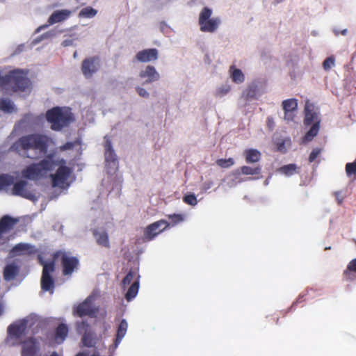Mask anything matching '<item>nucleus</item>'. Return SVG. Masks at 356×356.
Instances as JSON below:
<instances>
[{
  "label": "nucleus",
  "mask_w": 356,
  "mask_h": 356,
  "mask_svg": "<svg viewBox=\"0 0 356 356\" xmlns=\"http://www.w3.org/2000/svg\"><path fill=\"white\" fill-rule=\"evenodd\" d=\"M50 140L46 135L31 134L20 137L10 149L24 157L34 159L47 152Z\"/></svg>",
  "instance_id": "obj_1"
},
{
  "label": "nucleus",
  "mask_w": 356,
  "mask_h": 356,
  "mask_svg": "<svg viewBox=\"0 0 356 356\" xmlns=\"http://www.w3.org/2000/svg\"><path fill=\"white\" fill-rule=\"evenodd\" d=\"M46 119L51 124V129L58 131L68 127L74 120V117L71 108L56 106L47 111Z\"/></svg>",
  "instance_id": "obj_2"
},
{
  "label": "nucleus",
  "mask_w": 356,
  "mask_h": 356,
  "mask_svg": "<svg viewBox=\"0 0 356 356\" xmlns=\"http://www.w3.org/2000/svg\"><path fill=\"white\" fill-rule=\"evenodd\" d=\"M31 83L27 72L22 70H13L4 75L3 89L8 92H24Z\"/></svg>",
  "instance_id": "obj_3"
},
{
  "label": "nucleus",
  "mask_w": 356,
  "mask_h": 356,
  "mask_svg": "<svg viewBox=\"0 0 356 356\" xmlns=\"http://www.w3.org/2000/svg\"><path fill=\"white\" fill-rule=\"evenodd\" d=\"M56 165V161L54 160L53 156H48L38 163L27 165L22 170V175L29 180H38L44 177L49 171L53 170Z\"/></svg>",
  "instance_id": "obj_4"
},
{
  "label": "nucleus",
  "mask_w": 356,
  "mask_h": 356,
  "mask_svg": "<svg viewBox=\"0 0 356 356\" xmlns=\"http://www.w3.org/2000/svg\"><path fill=\"white\" fill-rule=\"evenodd\" d=\"M59 167L54 174L50 175L51 185L53 187H57L61 189H66L70 185L69 179L72 173V169L65 165L66 162L64 159L56 161Z\"/></svg>",
  "instance_id": "obj_5"
},
{
  "label": "nucleus",
  "mask_w": 356,
  "mask_h": 356,
  "mask_svg": "<svg viewBox=\"0 0 356 356\" xmlns=\"http://www.w3.org/2000/svg\"><path fill=\"white\" fill-rule=\"evenodd\" d=\"M213 11L208 7H204L199 14L198 24L200 30L204 33H214L221 24L220 17H211Z\"/></svg>",
  "instance_id": "obj_6"
},
{
  "label": "nucleus",
  "mask_w": 356,
  "mask_h": 356,
  "mask_svg": "<svg viewBox=\"0 0 356 356\" xmlns=\"http://www.w3.org/2000/svg\"><path fill=\"white\" fill-rule=\"evenodd\" d=\"M70 252L58 250L53 254L54 260L60 259L62 273L64 276H71L75 269L78 268L79 261L76 257L70 255Z\"/></svg>",
  "instance_id": "obj_7"
},
{
  "label": "nucleus",
  "mask_w": 356,
  "mask_h": 356,
  "mask_svg": "<svg viewBox=\"0 0 356 356\" xmlns=\"http://www.w3.org/2000/svg\"><path fill=\"white\" fill-rule=\"evenodd\" d=\"M39 260L40 264L43 266L41 277V289L44 291H49L50 293H53L55 282L51 273L55 270L54 261L45 262L41 257H39Z\"/></svg>",
  "instance_id": "obj_8"
},
{
  "label": "nucleus",
  "mask_w": 356,
  "mask_h": 356,
  "mask_svg": "<svg viewBox=\"0 0 356 356\" xmlns=\"http://www.w3.org/2000/svg\"><path fill=\"white\" fill-rule=\"evenodd\" d=\"M11 194L15 196H19L23 198L35 200L36 199L35 194L31 189V185L26 180L21 179L13 183Z\"/></svg>",
  "instance_id": "obj_9"
},
{
  "label": "nucleus",
  "mask_w": 356,
  "mask_h": 356,
  "mask_svg": "<svg viewBox=\"0 0 356 356\" xmlns=\"http://www.w3.org/2000/svg\"><path fill=\"white\" fill-rule=\"evenodd\" d=\"M101 67V60L97 56L85 58L81 64V72L86 79H90Z\"/></svg>",
  "instance_id": "obj_10"
},
{
  "label": "nucleus",
  "mask_w": 356,
  "mask_h": 356,
  "mask_svg": "<svg viewBox=\"0 0 356 356\" xmlns=\"http://www.w3.org/2000/svg\"><path fill=\"white\" fill-rule=\"evenodd\" d=\"M97 311L98 309L93 307L92 300L88 297L74 309V314L79 317L88 316L93 318L96 316Z\"/></svg>",
  "instance_id": "obj_11"
},
{
  "label": "nucleus",
  "mask_w": 356,
  "mask_h": 356,
  "mask_svg": "<svg viewBox=\"0 0 356 356\" xmlns=\"http://www.w3.org/2000/svg\"><path fill=\"white\" fill-rule=\"evenodd\" d=\"M89 328V324L86 321L77 323L76 329L79 332L84 331V334L82 337V342L86 347H93L97 343V337L94 332L88 331Z\"/></svg>",
  "instance_id": "obj_12"
},
{
  "label": "nucleus",
  "mask_w": 356,
  "mask_h": 356,
  "mask_svg": "<svg viewBox=\"0 0 356 356\" xmlns=\"http://www.w3.org/2000/svg\"><path fill=\"white\" fill-rule=\"evenodd\" d=\"M170 223L165 220H160L149 225L144 232V236L146 240L151 241L156 236L168 227Z\"/></svg>",
  "instance_id": "obj_13"
},
{
  "label": "nucleus",
  "mask_w": 356,
  "mask_h": 356,
  "mask_svg": "<svg viewBox=\"0 0 356 356\" xmlns=\"http://www.w3.org/2000/svg\"><path fill=\"white\" fill-rule=\"evenodd\" d=\"M71 13H72V12L67 9L54 11L49 17V19L47 20V24L38 26L35 30V33H38L40 32L42 30L47 28L50 25H52L56 23L61 22L68 19L70 17Z\"/></svg>",
  "instance_id": "obj_14"
},
{
  "label": "nucleus",
  "mask_w": 356,
  "mask_h": 356,
  "mask_svg": "<svg viewBox=\"0 0 356 356\" xmlns=\"http://www.w3.org/2000/svg\"><path fill=\"white\" fill-rule=\"evenodd\" d=\"M22 345L21 356H35L40 350L38 339L31 337L20 342Z\"/></svg>",
  "instance_id": "obj_15"
},
{
  "label": "nucleus",
  "mask_w": 356,
  "mask_h": 356,
  "mask_svg": "<svg viewBox=\"0 0 356 356\" xmlns=\"http://www.w3.org/2000/svg\"><path fill=\"white\" fill-rule=\"evenodd\" d=\"M282 106L284 112V120L293 121L298 109V100L296 98L285 99Z\"/></svg>",
  "instance_id": "obj_16"
},
{
  "label": "nucleus",
  "mask_w": 356,
  "mask_h": 356,
  "mask_svg": "<svg viewBox=\"0 0 356 356\" xmlns=\"http://www.w3.org/2000/svg\"><path fill=\"white\" fill-rule=\"evenodd\" d=\"M26 328L27 321L22 320L10 324L7 329L8 334L10 338L19 339L25 334Z\"/></svg>",
  "instance_id": "obj_17"
},
{
  "label": "nucleus",
  "mask_w": 356,
  "mask_h": 356,
  "mask_svg": "<svg viewBox=\"0 0 356 356\" xmlns=\"http://www.w3.org/2000/svg\"><path fill=\"white\" fill-rule=\"evenodd\" d=\"M104 149L106 165L114 169H117L118 165V157L113 149L111 141L109 139H106Z\"/></svg>",
  "instance_id": "obj_18"
},
{
  "label": "nucleus",
  "mask_w": 356,
  "mask_h": 356,
  "mask_svg": "<svg viewBox=\"0 0 356 356\" xmlns=\"http://www.w3.org/2000/svg\"><path fill=\"white\" fill-rule=\"evenodd\" d=\"M159 51L156 48L145 49L139 51L136 54V59L138 62L148 63L158 59Z\"/></svg>",
  "instance_id": "obj_19"
},
{
  "label": "nucleus",
  "mask_w": 356,
  "mask_h": 356,
  "mask_svg": "<svg viewBox=\"0 0 356 356\" xmlns=\"http://www.w3.org/2000/svg\"><path fill=\"white\" fill-rule=\"evenodd\" d=\"M139 76L141 79H146L143 84L151 83L157 81L160 79V74L152 65H147L145 70L140 71Z\"/></svg>",
  "instance_id": "obj_20"
},
{
  "label": "nucleus",
  "mask_w": 356,
  "mask_h": 356,
  "mask_svg": "<svg viewBox=\"0 0 356 356\" xmlns=\"http://www.w3.org/2000/svg\"><path fill=\"white\" fill-rule=\"evenodd\" d=\"M316 121L321 122L318 113L314 111V106L309 101H307L305 106L304 124L309 126Z\"/></svg>",
  "instance_id": "obj_21"
},
{
  "label": "nucleus",
  "mask_w": 356,
  "mask_h": 356,
  "mask_svg": "<svg viewBox=\"0 0 356 356\" xmlns=\"http://www.w3.org/2000/svg\"><path fill=\"white\" fill-rule=\"evenodd\" d=\"M19 273V267L15 263L7 264L3 271V277L6 281L13 280Z\"/></svg>",
  "instance_id": "obj_22"
},
{
  "label": "nucleus",
  "mask_w": 356,
  "mask_h": 356,
  "mask_svg": "<svg viewBox=\"0 0 356 356\" xmlns=\"http://www.w3.org/2000/svg\"><path fill=\"white\" fill-rule=\"evenodd\" d=\"M127 328L128 324L127 321L125 319H122L118 327L115 339L113 345L111 348H113L115 350L118 346V345L120 343L121 341L125 336L127 331Z\"/></svg>",
  "instance_id": "obj_23"
},
{
  "label": "nucleus",
  "mask_w": 356,
  "mask_h": 356,
  "mask_svg": "<svg viewBox=\"0 0 356 356\" xmlns=\"http://www.w3.org/2000/svg\"><path fill=\"white\" fill-rule=\"evenodd\" d=\"M69 329L67 325L60 323L55 330L54 341L56 343H62L68 335Z\"/></svg>",
  "instance_id": "obj_24"
},
{
  "label": "nucleus",
  "mask_w": 356,
  "mask_h": 356,
  "mask_svg": "<svg viewBox=\"0 0 356 356\" xmlns=\"http://www.w3.org/2000/svg\"><path fill=\"white\" fill-rule=\"evenodd\" d=\"M17 222V219L9 216H3L0 220V234H1L12 229Z\"/></svg>",
  "instance_id": "obj_25"
},
{
  "label": "nucleus",
  "mask_w": 356,
  "mask_h": 356,
  "mask_svg": "<svg viewBox=\"0 0 356 356\" xmlns=\"http://www.w3.org/2000/svg\"><path fill=\"white\" fill-rule=\"evenodd\" d=\"M92 234L99 245L106 248H110L108 235L106 231L99 232L97 229H93Z\"/></svg>",
  "instance_id": "obj_26"
},
{
  "label": "nucleus",
  "mask_w": 356,
  "mask_h": 356,
  "mask_svg": "<svg viewBox=\"0 0 356 356\" xmlns=\"http://www.w3.org/2000/svg\"><path fill=\"white\" fill-rule=\"evenodd\" d=\"M243 155L248 163H257L261 159V152L256 149H247L244 151Z\"/></svg>",
  "instance_id": "obj_27"
},
{
  "label": "nucleus",
  "mask_w": 356,
  "mask_h": 356,
  "mask_svg": "<svg viewBox=\"0 0 356 356\" xmlns=\"http://www.w3.org/2000/svg\"><path fill=\"white\" fill-rule=\"evenodd\" d=\"M261 172V168L260 165L255 167H250L248 165H243L235 171L236 175L243 174L244 175H258Z\"/></svg>",
  "instance_id": "obj_28"
},
{
  "label": "nucleus",
  "mask_w": 356,
  "mask_h": 356,
  "mask_svg": "<svg viewBox=\"0 0 356 356\" xmlns=\"http://www.w3.org/2000/svg\"><path fill=\"white\" fill-rule=\"evenodd\" d=\"M139 289V276L135 279L134 282L128 289L127 292L125 294L126 300L129 302L132 300L138 294Z\"/></svg>",
  "instance_id": "obj_29"
},
{
  "label": "nucleus",
  "mask_w": 356,
  "mask_h": 356,
  "mask_svg": "<svg viewBox=\"0 0 356 356\" xmlns=\"http://www.w3.org/2000/svg\"><path fill=\"white\" fill-rule=\"evenodd\" d=\"M320 129V121H316L315 123L312 124L309 130L305 134L303 137V141L310 142L312 141L315 136H317Z\"/></svg>",
  "instance_id": "obj_30"
},
{
  "label": "nucleus",
  "mask_w": 356,
  "mask_h": 356,
  "mask_svg": "<svg viewBox=\"0 0 356 356\" xmlns=\"http://www.w3.org/2000/svg\"><path fill=\"white\" fill-rule=\"evenodd\" d=\"M259 89L256 83H251L248 88L243 92V96L245 100L256 98Z\"/></svg>",
  "instance_id": "obj_31"
},
{
  "label": "nucleus",
  "mask_w": 356,
  "mask_h": 356,
  "mask_svg": "<svg viewBox=\"0 0 356 356\" xmlns=\"http://www.w3.org/2000/svg\"><path fill=\"white\" fill-rule=\"evenodd\" d=\"M229 71L232 73V79L234 83H241L244 81L245 76L241 70L235 68L234 66H231Z\"/></svg>",
  "instance_id": "obj_32"
},
{
  "label": "nucleus",
  "mask_w": 356,
  "mask_h": 356,
  "mask_svg": "<svg viewBox=\"0 0 356 356\" xmlns=\"http://www.w3.org/2000/svg\"><path fill=\"white\" fill-rule=\"evenodd\" d=\"M14 177L10 175H0V191L5 190L7 187L11 186L14 183Z\"/></svg>",
  "instance_id": "obj_33"
},
{
  "label": "nucleus",
  "mask_w": 356,
  "mask_h": 356,
  "mask_svg": "<svg viewBox=\"0 0 356 356\" xmlns=\"http://www.w3.org/2000/svg\"><path fill=\"white\" fill-rule=\"evenodd\" d=\"M343 280L346 282H352L356 279V271L348 264L346 270L343 273Z\"/></svg>",
  "instance_id": "obj_34"
},
{
  "label": "nucleus",
  "mask_w": 356,
  "mask_h": 356,
  "mask_svg": "<svg viewBox=\"0 0 356 356\" xmlns=\"http://www.w3.org/2000/svg\"><path fill=\"white\" fill-rule=\"evenodd\" d=\"M0 109L4 112L11 113L14 110L12 102L7 99H0Z\"/></svg>",
  "instance_id": "obj_35"
},
{
  "label": "nucleus",
  "mask_w": 356,
  "mask_h": 356,
  "mask_svg": "<svg viewBox=\"0 0 356 356\" xmlns=\"http://www.w3.org/2000/svg\"><path fill=\"white\" fill-rule=\"evenodd\" d=\"M97 11L92 8V7H86V8H83L79 14V16L80 17H85V18H91V17H93L96 15Z\"/></svg>",
  "instance_id": "obj_36"
},
{
  "label": "nucleus",
  "mask_w": 356,
  "mask_h": 356,
  "mask_svg": "<svg viewBox=\"0 0 356 356\" xmlns=\"http://www.w3.org/2000/svg\"><path fill=\"white\" fill-rule=\"evenodd\" d=\"M297 166L294 163H291L282 166L280 171L286 175H292L296 172Z\"/></svg>",
  "instance_id": "obj_37"
},
{
  "label": "nucleus",
  "mask_w": 356,
  "mask_h": 356,
  "mask_svg": "<svg viewBox=\"0 0 356 356\" xmlns=\"http://www.w3.org/2000/svg\"><path fill=\"white\" fill-rule=\"evenodd\" d=\"M138 275H136V273H135L133 270H130L127 275L124 277V279L122 281V285L124 288H125L127 286L129 285L132 280L138 277Z\"/></svg>",
  "instance_id": "obj_38"
},
{
  "label": "nucleus",
  "mask_w": 356,
  "mask_h": 356,
  "mask_svg": "<svg viewBox=\"0 0 356 356\" xmlns=\"http://www.w3.org/2000/svg\"><path fill=\"white\" fill-rule=\"evenodd\" d=\"M216 164L222 168H228L234 164V161L232 158L219 159L216 161Z\"/></svg>",
  "instance_id": "obj_39"
},
{
  "label": "nucleus",
  "mask_w": 356,
  "mask_h": 356,
  "mask_svg": "<svg viewBox=\"0 0 356 356\" xmlns=\"http://www.w3.org/2000/svg\"><path fill=\"white\" fill-rule=\"evenodd\" d=\"M81 145L80 139H76L72 142H67L60 147V151H66L74 149V147Z\"/></svg>",
  "instance_id": "obj_40"
},
{
  "label": "nucleus",
  "mask_w": 356,
  "mask_h": 356,
  "mask_svg": "<svg viewBox=\"0 0 356 356\" xmlns=\"http://www.w3.org/2000/svg\"><path fill=\"white\" fill-rule=\"evenodd\" d=\"M183 201L189 205L195 206L197 204L196 196L193 193H188L183 197Z\"/></svg>",
  "instance_id": "obj_41"
},
{
  "label": "nucleus",
  "mask_w": 356,
  "mask_h": 356,
  "mask_svg": "<svg viewBox=\"0 0 356 356\" xmlns=\"http://www.w3.org/2000/svg\"><path fill=\"white\" fill-rule=\"evenodd\" d=\"M335 59L334 56L327 57L323 63V69L329 71L334 66Z\"/></svg>",
  "instance_id": "obj_42"
},
{
  "label": "nucleus",
  "mask_w": 356,
  "mask_h": 356,
  "mask_svg": "<svg viewBox=\"0 0 356 356\" xmlns=\"http://www.w3.org/2000/svg\"><path fill=\"white\" fill-rule=\"evenodd\" d=\"M168 218L171 220V224L172 226H175V225L181 222L184 220V215L176 214V213L172 214V215H169Z\"/></svg>",
  "instance_id": "obj_43"
},
{
  "label": "nucleus",
  "mask_w": 356,
  "mask_h": 356,
  "mask_svg": "<svg viewBox=\"0 0 356 356\" xmlns=\"http://www.w3.org/2000/svg\"><path fill=\"white\" fill-rule=\"evenodd\" d=\"M231 90V87L229 85L222 86L219 87L216 91V96L222 97L227 95Z\"/></svg>",
  "instance_id": "obj_44"
},
{
  "label": "nucleus",
  "mask_w": 356,
  "mask_h": 356,
  "mask_svg": "<svg viewBox=\"0 0 356 356\" xmlns=\"http://www.w3.org/2000/svg\"><path fill=\"white\" fill-rule=\"evenodd\" d=\"M321 153V149H320L318 147L314 148L309 154V163L314 162L316 160V159L320 155Z\"/></svg>",
  "instance_id": "obj_45"
},
{
  "label": "nucleus",
  "mask_w": 356,
  "mask_h": 356,
  "mask_svg": "<svg viewBox=\"0 0 356 356\" xmlns=\"http://www.w3.org/2000/svg\"><path fill=\"white\" fill-rule=\"evenodd\" d=\"M286 143H287L288 144H290V143H291L290 139L281 140H278L276 143L277 148L280 152H286V147H285Z\"/></svg>",
  "instance_id": "obj_46"
},
{
  "label": "nucleus",
  "mask_w": 356,
  "mask_h": 356,
  "mask_svg": "<svg viewBox=\"0 0 356 356\" xmlns=\"http://www.w3.org/2000/svg\"><path fill=\"white\" fill-rule=\"evenodd\" d=\"M136 90L137 91L138 94L142 97L147 98L149 96V92L143 88L138 86L136 88Z\"/></svg>",
  "instance_id": "obj_47"
},
{
  "label": "nucleus",
  "mask_w": 356,
  "mask_h": 356,
  "mask_svg": "<svg viewBox=\"0 0 356 356\" xmlns=\"http://www.w3.org/2000/svg\"><path fill=\"white\" fill-rule=\"evenodd\" d=\"M348 264L353 268V270L356 271V258L352 259Z\"/></svg>",
  "instance_id": "obj_48"
},
{
  "label": "nucleus",
  "mask_w": 356,
  "mask_h": 356,
  "mask_svg": "<svg viewBox=\"0 0 356 356\" xmlns=\"http://www.w3.org/2000/svg\"><path fill=\"white\" fill-rule=\"evenodd\" d=\"M267 123H268V126L272 129V127H273V124H274V122H273V120L272 118H268L267 119Z\"/></svg>",
  "instance_id": "obj_49"
},
{
  "label": "nucleus",
  "mask_w": 356,
  "mask_h": 356,
  "mask_svg": "<svg viewBox=\"0 0 356 356\" xmlns=\"http://www.w3.org/2000/svg\"><path fill=\"white\" fill-rule=\"evenodd\" d=\"M72 43V41L71 40H65L63 42L62 44L63 46L64 47H67L68 45H70V44Z\"/></svg>",
  "instance_id": "obj_50"
},
{
  "label": "nucleus",
  "mask_w": 356,
  "mask_h": 356,
  "mask_svg": "<svg viewBox=\"0 0 356 356\" xmlns=\"http://www.w3.org/2000/svg\"><path fill=\"white\" fill-rule=\"evenodd\" d=\"M211 184H212V183H211V182L204 183V188H205V189H209V188H210V187H211Z\"/></svg>",
  "instance_id": "obj_51"
},
{
  "label": "nucleus",
  "mask_w": 356,
  "mask_h": 356,
  "mask_svg": "<svg viewBox=\"0 0 356 356\" xmlns=\"http://www.w3.org/2000/svg\"><path fill=\"white\" fill-rule=\"evenodd\" d=\"M23 246H24V245H22V244H19V245H17L14 248V249H15V250H21V249H23V248H23Z\"/></svg>",
  "instance_id": "obj_52"
},
{
  "label": "nucleus",
  "mask_w": 356,
  "mask_h": 356,
  "mask_svg": "<svg viewBox=\"0 0 356 356\" xmlns=\"http://www.w3.org/2000/svg\"><path fill=\"white\" fill-rule=\"evenodd\" d=\"M347 29H343V31H341V34L343 35H346L347 34Z\"/></svg>",
  "instance_id": "obj_53"
},
{
  "label": "nucleus",
  "mask_w": 356,
  "mask_h": 356,
  "mask_svg": "<svg viewBox=\"0 0 356 356\" xmlns=\"http://www.w3.org/2000/svg\"><path fill=\"white\" fill-rule=\"evenodd\" d=\"M50 356H58V355L56 352H54L50 355Z\"/></svg>",
  "instance_id": "obj_54"
},
{
  "label": "nucleus",
  "mask_w": 356,
  "mask_h": 356,
  "mask_svg": "<svg viewBox=\"0 0 356 356\" xmlns=\"http://www.w3.org/2000/svg\"><path fill=\"white\" fill-rule=\"evenodd\" d=\"M2 312H3V309H2L1 306L0 305V316L1 315Z\"/></svg>",
  "instance_id": "obj_55"
},
{
  "label": "nucleus",
  "mask_w": 356,
  "mask_h": 356,
  "mask_svg": "<svg viewBox=\"0 0 356 356\" xmlns=\"http://www.w3.org/2000/svg\"><path fill=\"white\" fill-rule=\"evenodd\" d=\"M104 324L106 325V327H105V330H107V328H108L109 326H108V325H106L105 322H104Z\"/></svg>",
  "instance_id": "obj_56"
},
{
  "label": "nucleus",
  "mask_w": 356,
  "mask_h": 356,
  "mask_svg": "<svg viewBox=\"0 0 356 356\" xmlns=\"http://www.w3.org/2000/svg\"><path fill=\"white\" fill-rule=\"evenodd\" d=\"M74 57L76 58V52H74Z\"/></svg>",
  "instance_id": "obj_57"
}]
</instances>
